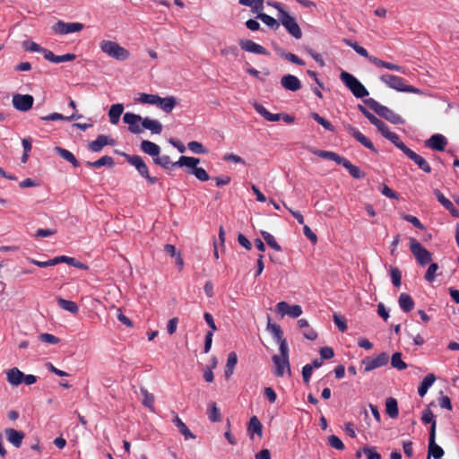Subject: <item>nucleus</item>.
I'll use <instances>...</instances> for the list:
<instances>
[{
  "mask_svg": "<svg viewBox=\"0 0 459 459\" xmlns=\"http://www.w3.org/2000/svg\"><path fill=\"white\" fill-rule=\"evenodd\" d=\"M54 151L58 156H60L65 160L70 162L74 168L80 166V162L70 151L60 146H56Z\"/></svg>",
  "mask_w": 459,
  "mask_h": 459,
  "instance_id": "c756f323",
  "label": "nucleus"
},
{
  "mask_svg": "<svg viewBox=\"0 0 459 459\" xmlns=\"http://www.w3.org/2000/svg\"><path fill=\"white\" fill-rule=\"evenodd\" d=\"M400 307L405 313L411 312L414 307V301L412 298L407 293H401L398 299Z\"/></svg>",
  "mask_w": 459,
  "mask_h": 459,
  "instance_id": "2f4dec72",
  "label": "nucleus"
},
{
  "mask_svg": "<svg viewBox=\"0 0 459 459\" xmlns=\"http://www.w3.org/2000/svg\"><path fill=\"white\" fill-rule=\"evenodd\" d=\"M143 130H150L152 134H160L162 132L163 126L158 120L152 119L148 117L143 118Z\"/></svg>",
  "mask_w": 459,
  "mask_h": 459,
  "instance_id": "bb28decb",
  "label": "nucleus"
},
{
  "mask_svg": "<svg viewBox=\"0 0 459 459\" xmlns=\"http://www.w3.org/2000/svg\"><path fill=\"white\" fill-rule=\"evenodd\" d=\"M316 154L321 158L333 160L337 164H341V165H343V163L347 160L343 157H341L339 154H337L333 152H329V151H318L316 152Z\"/></svg>",
  "mask_w": 459,
  "mask_h": 459,
  "instance_id": "79ce46f5",
  "label": "nucleus"
},
{
  "mask_svg": "<svg viewBox=\"0 0 459 459\" xmlns=\"http://www.w3.org/2000/svg\"><path fill=\"white\" fill-rule=\"evenodd\" d=\"M56 302L59 307L74 315L79 312V307L74 301L67 300L63 298H57Z\"/></svg>",
  "mask_w": 459,
  "mask_h": 459,
  "instance_id": "4c0bfd02",
  "label": "nucleus"
},
{
  "mask_svg": "<svg viewBox=\"0 0 459 459\" xmlns=\"http://www.w3.org/2000/svg\"><path fill=\"white\" fill-rule=\"evenodd\" d=\"M385 412L392 419H395L398 417V414H399L398 403L394 398L389 397L385 400Z\"/></svg>",
  "mask_w": 459,
  "mask_h": 459,
  "instance_id": "ea45409f",
  "label": "nucleus"
},
{
  "mask_svg": "<svg viewBox=\"0 0 459 459\" xmlns=\"http://www.w3.org/2000/svg\"><path fill=\"white\" fill-rule=\"evenodd\" d=\"M100 48L108 56L117 61L127 60L130 56L129 51L116 41L103 39L100 42Z\"/></svg>",
  "mask_w": 459,
  "mask_h": 459,
  "instance_id": "f03ea898",
  "label": "nucleus"
},
{
  "mask_svg": "<svg viewBox=\"0 0 459 459\" xmlns=\"http://www.w3.org/2000/svg\"><path fill=\"white\" fill-rule=\"evenodd\" d=\"M343 41L345 42L346 45L352 48L356 53H358L361 56L368 58L369 61H370V58L375 57L374 56H370L368 54V50L366 48H364L363 47L359 46L357 42H353L349 39H344Z\"/></svg>",
  "mask_w": 459,
  "mask_h": 459,
  "instance_id": "de8ad7c7",
  "label": "nucleus"
},
{
  "mask_svg": "<svg viewBox=\"0 0 459 459\" xmlns=\"http://www.w3.org/2000/svg\"><path fill=\"white\" fill-rule=\"evenodd\" d=\"M311 117L319 125H321L325 130H328L330 132H335L334 126L328 120L321 117L319 114L313 112L311 113Z\"/></svg>",
  "mask_w": 459,
  "mask_h": 459,
  "instance_id": "864d4df0",
  "label": "nucleus"
},
{
  "mask_svg": "<svg viewBox=\"0 0 459 459\" xmlns=\"http://www.w3.org/2000/svg\"><path fill=\"white\" fill-rule=\"evenodd\" d=\"M333 318L334 324L336 325V326L338 327V329L341 332L343 333L347 330V323L343 316H339L338 314L334 313L333 315Z\"/></svg>",
  "mask_w": 459,
  "mask_h": 459,
  "instance_id": "0e129e2a",
  "label": "nucleus"
},
{
  "mask_svg": "<svg viewBox=\"0 0 459 459\" xmlns=\"http://www.w3.org/2000/svg\"><path fill=\"white\" fill-rule=\"evenodd\" d=\"M22 48L26 51L39 52V53H42L44 56H45V52L48 51V49L40 47L39 44H37L36 42L31 41V40L23 41Z\"/></svg>",
  "mask_w": 459,
  "mask_h": 459,
  "instance_id": "3c124183",
  "label": "nucleus"
},
{
  "mask_svg": "<svg viewBox=\"0 0 459 459\" xmlns=\"http://www.w3.org/2000/svg\"><path fill=\"white\" fill-rule=\"evenodd\" d=\"M273 362L275 366L274 374L276 377H282L285 373V370L290 375V367L289 359L280 357L279 355L273 356Z\"/></svg>",
  "mask_w": 459,
  "mask_h": 459,
  "instance_id": "a211bd4d",
  "label": "nucleus"
},
{
  "mask_svg": "<svg viewBox=\"0 0 459 459\" xmlns=\"http://www.w3.org/2000/svg\"><path fill=\"white\" fill-rule=\"evenodd\" d=\"M410 160H411L415 164L418 165L419 169L426 173L431 172V167L429 162L420 155L417 154L415 152L411 150L410 148L404 153Z\"/></svg>",
  "mask_w": 459,
  "mask_h": 459,
  "instance_id": "4be33fe9",
  "label": "nucleus"
},
{
  "mask_svg": "<svg viewBox=\"0 0 459 459\" xmlns=\"http://www.w3.org/2000/svg\"><path fill=\"white\" fill-rule=\"evenodd\" d=\"M237 363H238V356H237L236 352H234V351L230 352L228 355V359H227V363L225 366V371H224L225 377L227 379H229L232 376Z\"/></svg>",
  "mask_w": 459,
  "mask_h": 459,
  "instance_id": "f704fd0d",
  "label": "nucleus"
},
{
  "mask_svg": "<svg viewBox=\"0 0 459 459\" xmlns=\"http://www.w3.org/2000/svg\"><path fill=\"white\" fill-rule=\"evenodd\" d=\"M410 249L420 266H425L432 261V254L414 238H410Z\"/></svg>",
  "mask_w": 459,
  "mask_h": 459,
  "instance_id": "39448f33",
  "label": "nucleus"
},
{
  "mask_svg": "<svg viewBox=\"0 0 459 459\" xmlns=\"http://www.w3.org/2000/svg\"><path fill=\"white\" fill-rule=\"evenodd\" d=\"M187 146H188V149L195 154L207 153V150L199 142L192 141V142L188 143Z\"/></svg>",
  "mask_w": 459,
  "mask_h": 459,
  "instance_id": "680f3d73",
  "label": "nucleus"
},
{
  "mask_svg": "<svg viewBox=\"0 0 459 459\" xmlns=\"http://www.w3.org/2000/svg\"><path fill=\"white\" fill-rule=\"evenodd\" d=\"M438 270V264L436 263H431L424 275V278L427 281L432 282L435 280L436 273Z\"/></svg>",
  "mask_w": 459,
  "mask_h": 459,
  "instance_id": "e2e57ef3",
  "label": "nucleus"
},
{
  "mask_svg": "<svg viewBox=\"0 0 459 459\" xmlns=\"http://www.w3.org/2000/svg\"><path fill=\"white\" fill-rule=\"evenodd\" d=\"M446 144V138L440 134L431 135L430 138L425 142V145L428 148L435 151H444Z\"/></svg>",
  "mask_w": 459,
  "mask_h": 459,
  "instance_id": "aec40b11",
  "label": "nucleus"
},
{
  "mask_svg": "<svg viewBox=\"0 0 459 459\" xmlns=\"http://www.w3.org/2000/svg\"><path fill=\"white\" fill-rule=\"evenodd\" d=\"M208 418L212 422H218L221 420L220 409L214 402L210 403L208 409Z\"/></svg>",
  "mask_w": 459,
  "mask_h": 459,
  "instance_id": "09e8293b",
  "label": "nucleus"
},
{
  "mask_svg": "<svg viewBox=\"0 0 459 459\" xmlns=\"http://www.w3.org/2000/svg\"><path fill=\"white\" fill-rule=\"evenodd\" d=\"M340 78L356 98H364L368 95L365 86L351 74L343 71L341 73Z\"/></svg>",
  "mask_w": 459,
  "mask_h": 459,
  "instance_id": "20e7f679",
  "label": "nucleus"
},
{
  "mask_svg": "<svg viewBox=\"0 0 459 459\" xmlns=\"http://www.w3.org/2000/svg\"><path fill=\"white\" fill-rule=\"evenodd\" d=\"M159 95L155 94H148V93H140L137 101L143 104H152L156 105L157 99Z\"/></svg>",
  "mask_w": 459,
  "mask_h": 459,
  "instance_id": "bf43d9fd",
  "label": "nucleus"
},
{
  "mask_svg": "<svg viewBox=\"0 0 459 459\" xmlns=\"http://www.w3.org/2000/svg\"><path fill=\"white\" fill-rule=\"evenodd\" d=\"M115 143L116 142L114 139L104 134H100L96 140L88 143V148L91 152H100L106 145L113 146Z\"/></svg>",
  "mask_w": 459,
  "mask_h": 459,
  "instance_id": "f3484780",
  "label": "nucleus"
},
{
  "mask_svg": "<svg viewBox=\"0 0 459 459\" xmlns=\"http://www.w3.org/2000/svg\"><path fill=\"white\" fill-rule=\"evenodd\" d=\"M434 195H436L437 201L447 210L449 212L455 216L459 217V211L455 207L453 203L447 199L438 189L434 191Z\"/></svg>",
  "mask_w": 459,
  "mask_h": 459,
  "instance_id": "5701e85b",
  "label": "nucleus"
},
{
  "mask_svg": "<svg viewBox=\"0 0 459 459\" xmlns=\"http://www.w3.org/2000/svg\"><path fill=\"white\" fill-rule=\"evenodd\" d=\"M125 157L126 160L136 169L138 173L148 181L149 184L153 185L158 182V178L156 177H152L150 175L149 169L141 156L125 154Z\"/></svg>",
  "mask_w": 459,
  "mask_h": 459,
  "instance_id": "423d86ee",
  "label": "nucleus"
},
{
  "mask_svg": "<svg viewBox=\"0 0 459 459\" xmlns=\"http://www.w3.org/2000/svg\"><path fill=\"white\" fill-rule=\"evenodd\" d=\"M391 366L398 370L407 368L408 365L402 359L401 352H394L391 358Z\"/></svg>",
  "mask_w": 459,
  "mask_h": 459,
  "instance_id": "8fccbe9b",
  "label": "nucleus"
},
{
  "mask_svg": "<svg viewBox=\"0 0 459 459\" xmlns=\"http://www.w3.org/2000/svg\"><path fill=\"white\" fill-rule=\"evenodd\" d=\"M173 422L186 439L195 438V436L189 430L187 426L182 421V420L178 415L175 416Z\"/></svg>",
  "mask_w": 459,
  "mask_h": 459,
  "instance_id": "a19ab883",
  "label": "nucleus"
},
{
  "mask_svg": "<svg viewBox=\"0 0 459 459\" xmlns=\"http://www.w3.org/2000/svg\"><path fill=\"white\" fill-rule=\"evenodd\" d=\"M24 374L18 368H13L6 372V379L12 385H19L23 382Z\"/></svg>",
  "mask_w": 459,
  "mask_h": 459,
  "instance_id": "cd10ccee",
  "label": "nucleus"
},
{
  "mask_svg": "<svg viewBox=\"0 0 459 459\" xmlns=\"http://www.w3.org/2000/svg\"><path fill=\"white\" fill-rule=\"evenodd\" d=\"M256 17L273 30H278L280 27L279 22H277L273 17L263 13V11L257 13Z\"/></svg>",
  "mask_w": 459,
  "mask_h": 459,
  "instance_id": "c03bdc74",
  "label": "nucleus"
},
{
  "mask_svg": "<svg viewBox=\"0 0 459 459\" xmlns=\"http://www.w3.org/2000/svg\"><path fill=\"white\" fill-rule=\"evenodd\" d=\"M273 49L277 53V55H279L281 57H282L293 64H296L298 65H305V62L295 54L287 52L283 48H281L278 46H273Z\"/></svg>",
  "mask_w": 459,
  "mask_h": 459,
  "instance_id": "c85d7f7f",
  "label": "nucleus"
},
{
  "mask_svg": "<svg viewBox=\"0 0 459 459\" xmlns=\"http://www.w3.org/2000/svg\"><path fill=\"white\" fill-rule=\"evenodd\" d=\"M363 452L367 459H381L380 454L377 453L374 447H365L363 448Z\"/></svg>",
  "mask_w": 459,
  "mask_h": 459,
  "instance_id": "774afa93",
  "label": "nucleus"
},
{
  "mask_svg": "<svg viewBox=\"0 0 459 459\" xmlns=\"http://www.w3.org/2000/svg\"><path fill=\"white\" fill-rule=\"evenodd\" d=\"M385 138L389 140L392 143H394L400 151H402L403 153L407 152L409 149L403 142L400 139L399 135L396 133L389 132Z\"/></svg>",
  "mask_w": 459,
  "mask_h": 459,
  "instance_id": "37998d69",
  "label": "nucleus"
},
{
  "mask_svg": "<svg viewBox=\"0 0 459 459\" xmlns=\"http://www.w3.org/2000/svg\"><path fill=\"white\" fill-rule=\"evenodd\" d=\"M267 330L272 333L276 341L283 339V332L279 325L273 324L269 320L267 324Z\"/></svg>",
  "mask_w": 459,
  "mask_h": 459,
  "instance_id": "5fc2aeb1",
  "label": "nucleus"
},
{
  "mask_svg": "<svg viewBox=\"0 0 459 459\" xmlns=\"http://www.w3.org/2000/svg\"><path fill=\"white\" fill-rule=\"evenodd\" d=\"M444 454L443 448L436 443V434H434V428H432V429H429L428 455L429 457L433 456L436 459H441Z\"/></svg>",
  "mask_w": 459,
  "mask_h": 459,
  "instance_id": "dca6fc26",
  "label": "nucleus"
},
{
  "mask_svg": "<svg viewBox=\"0 0 459 459\" xmlns=\"http://www.w3.org/2000/svg\"><path fill=\"white\" fill-rule=\"evenodd\" d=\"M370 62L377 67L385 68V69H388L391 71H396V72H399L403 74H406L404 67L395 65V64H393V63L383 61L377 56L370 58Z\"/></svg>",
  "mask_w": 459,
  "mask_h": 459,
  "instance_id": "a878e982",
  "label": "nucleus"
},
{
  "mask_svg": "<svg viewBox=\"0 0 459 459\" xmlns=\"http://www.w3.org/2000/svg\"><path fill=\"white\" fill-rule=\"evenodd\" d=\"M200 160L195 157L180 156L178 161H175L173 166H185L191 169L192 174L195 176L200 181L205 182L210 179V177L206 170L203 168L197 167Z\"/></svg>",
  "mask_w": 459,
  "mask_h": 459,
  "instance_id": "7ed1b4c3",
  "label": "nucleus"
},
{
  "mask_svg": "<svg viewBox=\"0 0 459 459\" xmlns=\"http://www.w3.org/2000/svg\"><path fill=\"white\" fill-rule=\"evenodd\" d=\"M264 0H238L239 4L251 8L253 13H259L264 10Z\"/></svg>",
  "mask_w": 459,
  "mask_h": 459,
  "instance_id": "58836bf2",
  "label": "nucleus"
},
{
  "mask_svg": "<svg viewBox=\"0 0 459 459\" xmlns=\"http://www.w3.org/2000/svg\"><path fill=\"white\" fill-rule=\"evenodd\" d=\"M238 44H239L241 49H243L244 51H247L249 53H254V54H258V55H263V56L269 55V52L267 51V49L265 48L254 42L251 39H240Z\"/></svg>",
  "mask_w": 459,
  "mask_h": 459,
  "instance_id": "2eb2a0df",
  "label": "nucleus"
},
{
  "mask_svg": "<svg viewBox=\"0 0 459 459\" xmlns=\"http://www.w3.org/2000/svg\"><path fill=\"white\" fill-rule=\"evenodd\" d=\"M370 123L377 128L378 132L384 137L390 132V128L388 127V126L377 117H375Z\"/></svg>",
  "mask_w": 459,
  "mask_h": 459,
  "instance_id": "13d9d810",
  "label": "nucleus"
},
{
  "mask_svg": "<svg viewBox=\"0 0 459 459\" xmlns=\"http://www.w3.org/2000/svg\"><path fill=\"white\" fill-rule=\"evenodd\" d=\"M153 161L155 164L160 165L164 169H169L170 168H177L178 166H173L175 162H172L169 156L163 155V156H158L157 158L153 159Z\"/></svg>",
  "mask_w": 459,
  "mask_h": 459,
  "instance_id": "603ef678",
  "label": "nucleus"
},
{
  "mask_svg": "<svg viewBox=\"0 0 459 459\" xmlns=\"http://www.w3.org/2000/svg\"><path fill=\"white\" fill-rule=\"evenodd\" d=\"M380 80L390 88L394 89L398 91L418 92V90L413 86H407L405 84L404 80L402 77H398L396 75L390 74H385L380 76Z\"/></svg>",
  "mask_w": 459,
  "mask_h": 459,
  "instance_id": "0eeeda50",
  "label": "nucleus"
},
{
  "mask_svg": "<svg viewBox=\"0 0 459 459\" xmlns=\"http://www.w3.org/2000/svg\"><path fill=\"white\" fill-rule=\"evenodd\" d=\"M84 25L81 22H65L63 21L56 22L52 26V30L56 34L66 35L69 33L79 32L82 30Z\"/></svg>",
  "mask_w": 459,
  "mask_h": 459,
  "instance_id": "9d476101",
  "label": "nucleus"
},
{
  "mask_svg": "<svg viewBox=\"0 0 459 459\" xmlns=\"http://www.w3.org/2000/svg\"><path fill=\"white\" fill-rule=\"evenodd\" d=\"M350 173V175L354 178H362L365 174L361 171V169L353 165L349 160H346L342 165Z\"/></svg>",
  "mask_w": 459,
  "mask_h": 459,
  "instance_id": "49530a36",
  "label": "nucleus"
},
{
  "mask_svg": "<svg viewBox=\"0 0 459 459\" xmlns=\"http://www.w3.org/2000/svg\"><path fill=\"white\" fill-rule=\"evenodd\" d=\"M45 59L52 63H62L70 62L76 58L74 54L67 53L61 56L55 55L52 51L48 50L45 52Z\"/></svg>",
  "mask_w": 459,
  "mask_h": 459,
  "instance_id": "393cba45",
  "label": "nucleus"
},
{
  "mask_svg": "<svg viewBox=\"0 0 459 459\" xmlns=\"http://www.w3.org/2000/svg\"><path fill=\"white\" fill-rule=\"evenodd\" d=\"M365 105H367L369 108L374 110L379 117L385 118L394 125H402L404 123L403 117L396 114L394 111L390 109L389 108L381 105L376 100L369 98L364 100Z\"/></svg>",
  "mask_w": 459,
  "mask_h": 459,
  "instance_id": "f257e3e1",
  "label": "nucleus"
},
{
  "mask_svg": "<svg viewBox=\"0 0 459 459\" xmlns=\"http://www.w3.org/2000/svg\"><path fill=\"white\" fill-rule=\"evenodd\" d=\"M39 341L49 344H56L60 342L58 337L48 333H40L39 335Z\"/></svg>",
  "mask_w": 459,
  "mask_h": 459,
  "instance_id": "69168bd1",
  "label": "nucleus"
},
{
  "mask_svg": "<svg viewBox=\"0 0 459 459\" xmlns=\"http://www.w3.org/2000/svg\"><path fill=\"white\" fill-rule=\"evenodd\" d=\"M344 127H345L346 131L349 133V134L353 136L364 147L369 149L370 151L377 152L373 143L368 137H366L361 132H359L357 128L353 127L350 124L344 125Z\"/></svg>",
  "mask_w": 459,
  "mask_h": 459,
  "instance_id": "4468645a",
  "label": "nucleus"
},
{
  "mask_svg": "<svg viewBox=\"0 0 459 459\" xmlns=\"http://www.w3.org/2000/svg\"><path fill=\"white\" fill-rule=\"evenodd\" d=\"M328 443L332 447L337 450H343L345 447L342 441L335 435H332L328 437Z\"/></svg>",
  "mask_w": 459,
  "mask_h": 459,
  "instance_id": "338daca9",
  "label": "nucleus"
},
{
  "mask_svg": "<svg viewBox=\"0 0 459 459\" xmlns=\"http://www.w3.org/2000/svg\"><path fill=\"white\" fill-rule=\"evenodd\" d=\"M141 394L143 396V404L146 407H148L151 411H154L153 404H154V395L151 393H149L146 389H141Z\"/></svg>",
  "mask_w": 459,
  "mask_h": 459,
  "instance_id": "4d7b16f0",
  "label": "nucleus"
},
{
  "mask_svg": "<svg viewBox=\"0 0 459 459\" xmlns=\"http://www.w3.org/2000/svg\"><path fill=\"white\" fill-rule=\"evenodd\" d=\"M177 105L176 98L173 96L161 98L158 96L156 106L166 113H170Z\"/></svg>",
  "mask_w": 459,
  "mask_h": 459,
  "instance_id": "b1692460",
  "label": "nucleus"
},
{
  "mask_svg": "<svg viewBox=\"0 0 459 459\" xmlns=\"http://www.w3.org/2000/svg\"><path fill=\"white\" fill-rule=\"evenodd\" d=\"M124 123L128 125V130L134 134L143 133V117L140 115L127 112L123 117Z\"/></svg>",
  "mask_w": 459,
  "mask_h": 459,
  "instance_id": "9b49d317",
  "label": "nucleus"
},
{
  "mask_svg": "<svg viewBox=\"0 0 459 459\" xmlns=\"http://www.w3.org/2000/svg\"><path fill=\"white\" fill-rule=\"evenodd\" d=\"M421 420L425 424H430V429L434 428V434H436L437 421L432 411L429 408H426L421 416Z\"/></svg>",
  "mask_w": 459,
  "mask_h": 459,
  "instance_id": "a18cd8bd",
  "label": "nucleus"
},
{
  "mask_svg": "<svg viewBox=\"0 0 459 459\" xmlns=\"http://www.w3.org/2000/svg\"><path fill=\"white\" fill-rule=\"evenodd\" d=\"M34 99L29 94H15L13 97V105L19 111H28L32 108Z\"/></svg>",
  "mask_w": 459,
  "mask_h": 459,
  "instance_id": "ddd939ff",
  "label": "nucleus"
},
{
  "mask_svg": "<svg viewBox=\"0 0 459 459\" xmlns=\"http://www.w3.org/2000/svg\"><path fill=\"white\" fill-rule=\"evenodd\" d=\"M261 235L264 241L276 251H280L281 249V246L277 243L274 237L267 231L262 230Z\"/></svg>",
  "mask_w": 459,
  "mask_h": 459,
  "instance_id": "6e6d98bb",
  "label": "nucleus"
},
{
  "mask_svg": "<svg viewBox=\"0 0 459 459\" xmlns=\"http://www.w3.org/2000/svg\"><path fill=\"white\" fill-rule=\"evenodd\" d=\"M389 361V355L386 352H381L376 357H366L361 363L364 366L365 372H370L376 368L385 366Z\"/></svg>",
  "mask_w": 459,
  "mask_h": 459,
  "instance_id": "1a4fd4ad",
  "label": "nucleus"
},
{
  "mask_svg": "<svg viewBox=\"0 0 459 459\" xmlns=\"http://www.w3.org/2000/svg\"><path fill=\"white\" fill-rule=\"evenodd\" d=\"M247 432L251 437H253L254 434H257L259 437H262L263 425L256 416H253L250 419L247 426Z\"/></svg>",
  "mask_w": 459,
  "mask_h": 459,
  "instance_id": "72a5a7b5",
  "label": "nucleus"
},
{
  "mask_svg": "<svg viewBox=\"0 0 459 459\" xmlns=\"http://www.w3.org/2000/svg\"><path fill=\"white\" fill-rule=\"evenodd\" d=\"M435 380L436 377L433 374L427 375L418 387L419 395L423 397L427 394L429 388L434 384Z\"/></svg>",
  "mask_w": 459,
  "mask_h": 459,
  "instance_id": "e433bc0d",
  "label": "nucleus"
},
{
  "mask_svg": "<svg viewBox=\"0 0 459 459\" xmlns=\"http://www.w3.org/2000/svg\"><path fill=\"white\" fill-rule=\"evenodd\" d=\"M86 166L89 168H100L102 166H108L112 168L115 164L112 157L105 155L97 160L96 161H86Z\"/></svg>",
  "mask_w": 459,
  "mask_h": 459,
  "instance_id": "c9c22d12",
  "label": "nucleus"
},
{
  "mask_svg": "<svg viewBox=\"0 0 459 459\" xmlns=\"http://www.w3.org/2000/svg\"><path fill=\"white\" fill-rule=\"evenodd\" d=\"M124 111V105L121 103L114 104L110 107L108 111L109 121L113 125H117L119 122L120 116Z\"/></svg>",
  "mask_w": 459,
  "mask_h": 459,
  "instance_id": "473e14b6",
  "label": "nucleus"
},
{
  "mask_svg": "<svg viewBox=\"0 0 459 459\" xmlns=\"http://www.w3.org/2000/svg\"><path fill=\"white\" fill-rule=\"evenodd\" d=\"M280 22L287 30V31L295 39H299L302 38V30L297 23L294 17L290 16L287 12H281L279 16Z\"/></svg>",
  "mask_w": 459,
  "mask_h": 459,
  "instance_id": "6e6552de",
  "label": "nucleus"
},
{
  "mask_svg": "<svg viewBox=\"0 0 459 459\" xmlns=\"http://www.w3.org/2000/svg\"><path fill=\"white\" fill-rule=\"evenodd\" d=\"M281 85L287 91H297L301 89L300 80L292 74L283 75L281 79Z\"/></svg>",
  "mask_w": 459,
  "mask_h": 459,
  "instance_id": "6ab92c4d",
  "label": "nucleus"
},
{
  "mask_svg": "<svg viewBox=\"0 0 459 459\" xmlns=\"http://www.w3.org/2000/svg\"><path fill=\"white\" fill-rule=\"evenodd\" d=\"M390 276L392 280V283L395 287H400L402 283V273L397 267L390 268Z\"/></svg>",
  "mask_w": 459,
  "mask_h": 459,
  "instance_id": "052dcab7",
  "label": "nucleus"
},
{
  "mask_svg": "<svg viewBox=\"0 0 459 459\" xmlns=\"http://www.w3.org/2000/svg\"><path fill=\"white\" fill-rule=\"evenodd\" d=\"M141 149L144 153L153 157V159L157 158L160 153V146L148 140L142 141Z\"/></svg>",
  "mask_w": 459,
  "mask_h": 459,
  "instance_id": "7c9ffc66",
  "label": "nucleus"
},
{
  "mask_svg": "<svg viewBox=\"0 0 459 459\" xmlns=\"http://www.w3.org/2000/svg\"><path fill=\"white\" fill-rule=\"evenodd\" d=\"M276 312L281 316L285 315L297 318L302 315V308L299 305L290 306L286 301H281L276 305Z\"/></svg>",
  "mask_w": 459,
  "mask_h": 459,
  "instance_id": "f8f14e48",
  "label": "nucleus"
},
{
  "mask_svg": "<svg viewBox=\"0 0 459 459\" xmlns=\"http://www.w3.org/2000/svg\"><path fill=\"white\" fill-rule=\"evenodd\" d=\"M4 434L7 441L16 448H19L22 446V440L25 437V434L22 431L11 428L5 429Z\"/></svg>",
  "mask_w": 459,
  "mask_h": 459,
  "instance_id": "412c9836",
  "label": "nucleus"
}]
</instances>
